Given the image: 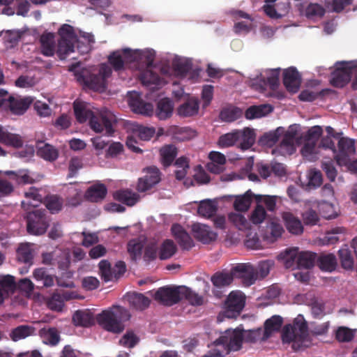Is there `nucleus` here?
<instances>
[{
	"label": "nucleus",
	"mask_w": 357,
	"mask_h": 357,
	"mask_svg": "<svg viewBox=\"0 0 357 357\" xmlns=\"http://www.w3.org/2000/svg\"><path fill=\"white\" fill-rule=\"evenodd\" d=\"M243 342V329H227L213 342L211 346L214 348L211 349L204 357H224L231 351H239L242 348Z\"/></svg>",
	"instance_id": "f257e3e1"
},
{
	"label": "nucleus",
	"mask_w": 357,
	"mask_h": 357,
	"mask_svg": "<svg viewBox=\"0 0 357 357\" xmlns=\"http://www.w3.org/2000/svg\"><path fill=\"white\" fill-rule=\"evenodd\" d=\"M283 343L292 342V348L297 351L307 347L310 344L308 326L302 315L296 317L292 324L284 326L281 333Z\"/></svg>",
	"instance_id": "f03ea898"
},
{
	"label": "nucleus",
	"mask_w": 357,
	"mask_h": 357,
	"mask_svg": "<svg viewBox=\"0 0 357 357\" xmlns=\"http://www.w3.org/2000/svg\"><path fill=\"white\" fill-rule=\"evenodd\" d=\"M130 318L129 311L123 307L113 305L96 316L98 324L105 330L120 333L124 330L123 322Z\"/></svg>",
	"instance_id": "7ed1b4c3"
},
{
	"label": "nucleus",
	"mask_w": 357,
	"mask_h": 357,
	"mask_svg": "<svg viewBox=\"0 0 357 357\" xmlns=\"http://www.w3.org/2000/svg\"><path fill=\"white\" fill-rule=\"evenodd\" d=\"M255 137L256 135L254 129L245 128L243 130H234L221 135L219 137L218 144L221 148H227L232 146L239 142L240 148L242 150H248L255 144Z\"/></svg>",
	"instance_id": "20e7f679"
},
{
	"label": "nucleus",
	"mask_w": 357,
	"mask_h": 357,
	"mask_svg": "<svg viewBox=\"0 0 357 357\" xmlns=\"http://www.w3.org/2000/svg\"><path fill=\"white\" fill-rule=\"evenodd\" d=\"M117 122L118 119L113 112L104 109L95 113L90 121V127L94 132L109 137L114 133V126Z\"/></svg>",
	"instance_id": "39448f33"
},
{
	"label": "nucleus",
	"mask_w": 357,
	"mask_h": 357,
	"mask_svg": "<svg viewBox=\"0 0 357 357\" xmlns=\"http://www.w3.org/2000/svg\"><path fill=\"white\" fill-rule=\"evenodd\" d=\"M140 59L146 65V69L142 70L139 76L142 84L151 89L158 88L162 84V79L153 70L155 54L150 51L144 52L140 54Z\"/></svg>",
	"instance_id": "423d86ee"
},
{
	"label": "nucleus",
	"mask_w": 357,
	"mask_h": 357,
	"mask_svg": "<svg viewBox=\"0 0 357 357\" xmlns=\"http://www.w3.org/2000/svg\"><path fill=\"white\" fill-rule=\"evenodd\" d=\"M58 33L60 39L58 42L56 54L61 60L66 59V56L75 51L76 34L73 27L69 24H63L59 29Z\"/></svg>",
	"instance_id": "0eeeda50"
},
{
	"label": "nucleus",
	"mask_w": 357,
	"mask_h": 357,
	"mask_svg": "<svg viewBox=\"0 0 357 357\" xmlns=\"http://www.w3.org/2000/svg\"><path fill=\"white\" fill-rule=\"evenodd\" d=\"M357 68L356 61H337L335 70L331 73V84L337 88H342L351 78L354 70Z\"/></svg>",
	"instance_id": "6e6552de"
},
{
	"label": "nucleus",
	"mask_w": 357,
	"mask_h": 357,
	"mask_svg": "<svg viewBox=\"0 0 357 357\" xmlns=\"http://www.w3.org/2000/svg\"><path fill=\"white\" fill-rule=\"evenodd\" d=\"M49 222L45 210L36 209L29 212L26 216L27 231L33 235H42L46 232Z\"/></svg>",
	"instance_id": "1a4fd4ad"
},
{
	"label": "nucleus",
	"mask_w": 357,
	"mask_h": 357,
	"mask_svg": "<svg viewBox=\"0 0 357 357\" xmlns=\"http://www.w3.org/2000/svg\"><path fill=\"white\" fill-rule=\"evenodd\" d=\"M284 257L286 258L285 266L287 268L291 267L296 261L298 268L309 269L314 266L317 261L316 253L307 251L298 253L297 249L287 250Z\"/></svg>",
	"instance_id": "9d476101"
},
{
	"label": "nucleus",
	"mask_w": 357,
	"mask_h": 357,
	"mask_svg": "<svg viewBox=\"0 0 357 357\" xmlns=\"http://www.w3.org/2000/svg\"><path fill=\"white\" fill-rule=\"evenodd\" d=\"M182 286H165L159 288L154 295L155 301L166 306H172L181 301Z\"/></svg>",
	"instance_id": "9b49d317"
},
{
	"label": "nucleus",
	"mask_w": 357,
	"mask_h": 357,
	"mask_svg": "<svg viewBox=\"0 0 357 357\" xmlns=\"http://www.w3.org/2000/svg\"><path fill=\"white\" fill-rule=\"evenodd\" d=\"M7 94L8 92L1 89V107H8L14 114H23L33 101V98L30 96L24 98L9 96L8 99L6 100Z\"/></svg>",
	"instance_id": "f8f14e48"
},
{
	"label": "nucleus",
	"mask_w": 357,
	"mask_h": 357,
	"mask_svg": "<svg viewBox=\"0 0 357 357\" xmlns=\"http://www.w3.org/2000/svg\"><path fill=\"white\" fill-rule=\"evenodd\" d=\"M245 303V295L239 291H231L225 301L224 315L229 319L236 318L243 309Z\"/></svg>",
	"instance_id": "ddd939ff"
},
{
	"label": "nucleus",
	"mask_w": 357,
	"mask_h": 357,
	"mask_svg": "<svg viewBox=\"0 0 357 357\" xmlns=\"http://www.w3.org/2000/svg\"><path fill=\"white\" fill-rule=\"evenodd\" d=\"M138 54L130 49H124L122 54L120 51H114L108 56V61L115 71L124 68L125 62H132L137 60Z\"/></svg>",
	"instance_id": "4468645a"
},
{
	"label": "nucleus",
	"mask_w": 357,
	"mask_h": 357,
	"mask_svg": "<svg viewBox=\"0 0 357 357\" xmlns=\"http://www.w3.org/2000/svg\"><path fill=\"white\" fill-rule=\"evenodd\" d=\"M233 273L235 277L242 279L243 284L246 287L251 286L257 280V269L250 263L236 264L233 267Z\"/></svg>",
	"instance_id": "2eb2a0df"
},
{
	"label": "nucleus",
	"mask_w": 357,
	"mask_h": 357,
	"mask_svg": "<svg viewBox=\"0 0 357 357\" xmlns=\"http://www.w3.org/2000/svg\"><path fill=\"white\" fill-rule=\"evenodd\" d=\"M76 75L79 82L95 91L102 92L107 88V82L103 80L102 77L98 74H91L87 70H82Z\"/></svg>",
	"instance_id": "dca6fc26"
},
{
	"label": "nucleus",
	"mask_w": 357,
	"mask_h": 357,
	"mask_svg": "<svg viewBox=\"0 0 357 357\" xmlns=\"http://www.w3.org/2000/svg\"><path fill=\"white\" fill-rule=\"evenodd\" d=\"M338 151L334 154V158L337 164H345L347 158L355 153V141L354 139L342 137L338 139L337 143Z\"/></svg>",
	"instance_id": "f3484780"
},
{
	"label": "nucleus",
	"mask_w": 357,
	"mask_h": 357,
	"mask_svg": "<svg viewBox=\"0 0 357 357\" xmlns=\"http://www.w3.org/2000/svg\"><path fill=\"white\" fill-rule=\"evenodd\" d=\"M128 105L131 109L137 114L151 116L153 112V105L145 102L137 92H132L128 99Z\"/></svg>",
	"instance_id": "a211bd4d"
},
{
	"label": "nucleus",
	"mask_w": 357,
	"mask_h": 357,
	"mask_svg": "<svg viewBox=\"0 0 357 357\" xmlns=\"http://www.w3.org/2000/svg\"><path fill=\"white\" fill-rule=\"evenodd\" d=\"M160 181V171L156 167L148 168L146 175L139 178L137 190L140 192L150 190Z\"/></svg>",
	"instance_id": "6ab92c4d"
},
{
	"label": "nucleus",
	"mask_w": 357,
	"mask_h": 357,
	"mask_svg": "<svg viewBox=\"0 0 357 357\" xmlns=\"http://www.w3.org/2000/svg\"><path fill=\"white\" fill-rule=\"evenodd\" d=\"M280 149L284 153L292 154L296 151L295 144L298 138V130L296 127L291 126L287 131H284Z\"/></svg>",
	"instance_id": "aec40b11"
},
{
	"label": "nucleus",
	"mask_w": 357,
	"mask_h": 357,
	"mask_svg": "<svg viewBox=\"0 0 357 357\" xmlns=\"http://www.w3.org/2000/svg\"><path fill=\"white\" fill-rule=\"evenodd\" d=\"M283 84L288 91L291 93L298 91L301 85V76L296 68L290 67L284 70Z\"/></svg>",
	"instance_id": "412c9836"
},
{
	"label": "nucleus",
	"mask_w": 357,
	"mask_h": 357,
	"mask_svg": "<svg viewBox=\"0 0 357 357\" xmlns=\"http://www.w3.org/2000/svg\"><path fill=\"white\" fill-rule=\"evenodd\" d=\"M199 109V100L197 98L189 97L177 108V114L181 117H191L197 115Z\"/></svg>",
	"instance_id": "4be33fe9"
},
{
	"label": "nucleus",
	"mask_w": 357,
	"mask_h": 357,
	"mask_svg": "<svg viewBox=\"0 0 357 357\" xmlns=\"http://www.w3.org/2000/svg\"><path fill=\"white\" fill-rule=\"evenodd\" d=\"M229 199H234V208L238 212L247 211L251 205L252 199H255V195L248 190L243 195L228 196Z\"/></svg>",
	"instance_id": "5701e85b"
},
{
	"label": "nucleus",
	"mask_w": 357,
	"mask_h": 357,
	"mask_svg": "<svg viewBox=\"0 0 357 357\" xmlns=\"http://www.w3.org/2000/svg\"><path fill=\"white\" fill-rule=\"evenodd\" d=\"M195 237L203 243H210L217 238V234L204 224H195L192 227Z\"/></svg>",
	"instance_id": "b1692460"
},
{
	"label": "nucleus",
	"mask_w": 357,
	"mask_h": 357,
	"mask_svg": "<svg viewBox=\"0 0 357 357\" xmlns=\"http://www.w3.org/2000/svg\"><path fill=\"white\" fill-rule=\"evenodd\" d=\"M172 232L182 249L190 250L193 245V241L182 226L174 224L172 227Z\"/></svg>",
	"instance_id": "393cba45"
},
{
	"label": "nucleus",
	"mask_w": 357,
	"mask_h": 357,
	"mask_svg": "<svg viewBox=\"0 0 357 357\" xmlns=\"http://www.w3.org/2000/svg\"><path fill=\"white\" fill-rule=\"evenodd\" d=\"M73 323L76 326L89 327L94 324V317L89 310H78L73 315Z\"/></svg>",
	"instance_id": "a878e982"
},
{
	"label": "nucleus",
	"mask_w": 357,
	"mask_h": 357,
	"mask_svg": "<svg viewBox=\"0 0 357 357\" xmlns=\"http://www.w3.org/2000/svg\"><path fill=\"white\" fill-rule=\"evenodd\" d=\"M234 273H233V268L229 271H218L215 273L211 281L214 287L217 288H223L231 284L234 280Z\"/></svg>",
	"instance_id": "bb28decb"
},
{
	"label": "nucleus",
	"mask_w": 357,
	"mask_h": 357,
	"mask_svg": "<svg viewBox=\"0 0 357 357\" xmlns=\"http://www.w3.org/2000/svg\"><path fill=\"white\" fill-rule=\"evenodd\" d=\"M317 264L324 271L332 272L337 266V259L332 253H321L317 256Z\"/></svg>",
	"instance_id": "cd10ccee"
},
{
	"label": "nucleus",
	"mask_w": 357,
	"mask_h": 357,
	"mask_svg": "<svg viewBox=\"0 0 357 357\" xmlns=\"http://www.w3.org/2000/svg\"><path fill=\"white\" fill-rule=\"evenodd\" d=\"M129 305L137 310H144L150 305V299L142 294L130 293L126 296Z\"/></svg>",
	"instance_id": "c85d7f7f"
},
{
	"label": "nucleus",
	"mask_w": 357,
	"mask_h": 357,
	"mask_svg": "<svg viewBox=\"0 0 357 357\" xmlns=\"http://www.w3.org/2000/svg\"><path fill=\"white\" fill-rule=\"evenodd\" d=\"M282 219L287 230L293 234H301L303 233V227L301 220L289 212L282 213Z\"/></svg>",
	"instance_id": "c756f323"
},
{
	"label": "nucleus",
	"mask_w": 357,
	"mask_h": 357,
	"mask_svg": "<svg viewBox=\"0 0 357 357\" xmlns=\"http://www.w3.org/2000/svg\"><path fill=\"white\" fill-rule=\"evenodd\" d=\"M113 197L115 200L128 206H134L139 198L138 194L128 189L117 190L114 193Z\"/></svg>",
	"instance_id": "7c9ffc66"
},
{
	"label": "nucleus",
	"mask_w": 357,
	"mask_h": 357,
	"mask_svg": "<svg viewBox=\"0 0 357 357\" xmlns=\"http://www.w3.org/2000/svg\"><path fill=\"white\" fill-rule=\"evenodd\" d=\"M173 108V102L169 98H162L157 103L155 115L160 120H165L172 116Z\"/></svg>",
	"instance_id": "2f4dec72"
},
{
	"label": "nucleus",
	"mask_w": 357,
	"mask_h": 357,
	"mask_svg": "<svg viewBox=\"0 0 357 357\" xmlns=\"http://www.w3.org/2000/svg\"><path fill=\"white\" fill-rule=\"evenodd\" d=\"M283 319L279 315H273L264 322V338L268 339L273 333L280 330Z\"/></svg>",
	"instance_id": "473e14b6"
},
{
	"label": "nucleus",
	"mask_w": 357,
	"mask_h": 357,
	"mask_svg": "<svg viewBox=\"0 0 357 357\" xmlns=\"http://www.w3.org/2000/svg\"><path fill=\"white\" fill-rule=\"evenodd\" d=\"M41 53L46 56H52L55 52L54 34L53 33H43L40 38Z\"/></svg>",
	"instance_id": "72a5a7b5"
},
{
	"label": "nucleus",
	"mask_w": 357,
	"mask_h": 357,
	"mask_svg": "<svg viewBox=\"0 0 357 357\" xmlns=\"http://www.w3.org/2000/svg\"><path fill=\"white\" fill-rule=\"evenodd\" d=\"M39 335L42 338L43 342L50 346H56L59 344L61 337L57 328H43L39 331Z\"/></svg>",
	"instance_id": "f704fd0d"
},
{
	"label": "nucleus",
	"mask_w": 357,
	"mask_h": 357,
	"mask_svg": "<svg viewBox=\"0 0 357 357\" xmlns=\"http://www.w3.org/2000/svg\"><path fill=\"white\" fill-rule=\"evenodd\" d=\"M24 196L27 200L22 202V206L25 210H28L29 206L37 207L42 202V196L35 187H31L24 192Z\"/></svg>",
	"instance_id": "c9c22d12"
},
{
	"label": "nucleus",
	"mask_w": 357,
	"mask_h": 357,
	"mask_svg": "<svg viewBox=\"0 0 357 357\" xmlns=\"http://www.w3.org/2000/svg\"><path fill=\"white\" fill-rule=\"evenodd\" d=\"M73 109L77 121L81 123H85L87 120L90 121L95 114L93 112L88 109L82 102H74Z\"/></svg>",
	"instance_id": "e433bc0d"
},
{
	"label": "nucleus",
	"mask_w": 357,
	"mask_h": 357,
	"mask_svg": "<svg viewBox=\"0 0 357 357\" xmlns=\"http://www.w3.org/2000/svg\"><path fill=\"white\" fill-rule=\"evenodd\" d=\"M107 192L104 184H97L91 186L86 192V197L91 202H98L102 200Z\"/></svg>",
	"instance_id": "4c0bfd02"
},
{
	"label": "nucleus",
	"mask_w": 357,
	"mask_h": 357,
	"mask_svg": "<svg viewBox=\"0 0 357 357\" xmlns=\"http://www.w3.org/2000/svg\"><path fill=\"white\" fill-rule=\"evenodd\" d=\"M17 259L20 262L31 265L33 259V250L27 243H21L17 250Z\"/></svg>",
	"instance_id": "58836bf2"
},
{
	"label": "nucleus",
	"mask_w": 357,
	"mask_h": 357,
	"mask_svg": "<svg viewBox=\"0 0 357 357\" xmlns=\"http://www.w3.org/2000/svg\"><path fill=\"white\" fill-rule=\"evenodd\" d=\"M143 243L138 238H133L127 244V251L132 261H137L142 258L144 250Z\"/></svg>",
	"instance_id": "ea45409f"
},
{
	"label": "nucleus",
	"mask_w": 357,
	"mask_h": 357,
	"mask_svg": "<svg viewBox=\"0 0 357 357\" xmlns=\"http://www.w3.org/2000/svg\"><path fill=\"white\" fill-rule=\"evenodd\" d=\"M17 289L15 278L10 275H1V303L4 298L12 294Z\"/></svg>",
	"instance_id": "a19ab883"
},
{
	"label": "nucleus",
	"mask_w": 357,
	"mask_h": 357,
	"mask_svg": "<svg viewBox=\"0 0 357 357\" xmlns=\"http://www.w3.org/2000/svg\"><path fill=\"white\" fill-rule=\"evenodd\" d=\"M273 110L271 105H261L259 106H251L248 107L245 113V116L248 119H254L264 116Z\"/></svg>",
	"instance_id": "79ce46f5"
},
{
	"label": "nucleus",
	"mask_w": 357,
	"mask_h": 357,
	"mask_svg": "<svg viewBox=\"0 0 357 357\" xmlns=\"http://www.w3.org/2000/svg\"><path fill=\"white\" fill-rule=\"evenodd\" d=\"M183 299L186 300L190 305L195 306L202 305L204 303V298L202 296L185 286H182L181 288V301Z\"/></svg>",
	"instance_id": "37998d69"
},
{
	"label": "nucleus",
	"mask_w": 357,
	"mask_h": 357,
	"mask_svg": "<svg viewBox=\"0 0 357 357\" xmlns=\"http://www.w3.org/2000/svg\"><path fill=\"white\" fill-rule=\"evenodd\" d=\"M283 132L284 128L279 127L273 131L264 133L259 139L260 144L269 147L273 146L279 140Z\"/></svg>",
	"instance_id": "c03bdc74"
},
{
	"label": "nucleus",
	"mask_w": 357,
	"mask_h": 357,
	"mask_svg": "<svg viewBox=\"0 0 357 357\" xmlns=\"http://www.w3.org/2000/svg\"><path fill=\"white\" fill-rule=\"evenodd\" d=\"M160 154L162 165L169 167L177 155V149L174 145H167L160 150Z\"/></svg>",
	"instance_id": "a18cd8bd"
},
{
	"label": "nucleus",
	"mask_w": 357,
	"mask_h": 357,
	"mask_svg": "<svg viewBox=\"0 0 357 357\" xmlns=\"http://www.w3.org/2000/svg\"><path fill=\"white\" fill-rule=\"evenodd\" d=\"M218 208L215 204L209 199H206L200 202L197 213L202 217L210 218L215 214Z\"/></svg>",
	"instance_id": "49530a36"
},
{
	"label": "nucleus",
	"mask_w": 357,
	"mask_h": 357,
	"mask_svg": "<svg viewBox=\"0 0 357 357\" xmlns=\"http://www.w3.org/2000/svg\"><path fill=\"white\" fill-rule=\"evenodd\" d=\"M283 232L284 229L280 224L271 222L267 225L266 234L264 236V238L271 242H274L282 236Z\"/></svg>",
	"instance_id": "de8ad7c7"
},
{
	"label": "nucleus",
	"mask_w": 357,
	"mask_h": 357,
	"mask_svg": "<svg viewBox=\"0 0 357 357\" xmlns=\"http://www.w3.org/2000/svg\"><path fill=\"white\" fill-rule=\"evenodd\" d=\"M33 277L37 282H41L42 286L45 287H52L54 284V278L47 273L44 268H36L33 271Z\"/></svg>",
	"instance_id": "09e8293b"
},
{
	"label": "nucleus",
	"mask_w": 357,
	"mask_h": 357,
	"mask_svg": "<svg viewBox=\"0 0 357 357\" xmlns=\"http://www.w3.org/2000/svg\"><path fill=\"white\" fill-rule=\"evenodd\" d=\"M1 143L19 148L22 146L23 141L20 135L4 131L1 127Z\"/></svg>",
	"instance_id": "8fccbe9b"
},
{
	"label": "nucleus",
	"mask_w": 357,
	"mask_h": 357,
	"mask_svg": "<svg viewBox=\"0 0 357 357\" xmlns=\"http://www.w3.org/2000/svg\"><path fill=\"white\" fill-rule=\"evenodd\" d=\"M70 264V260L69 255L63 252L56 257L54 266H57L60 271L64 272V275L67 278H72L73 273L68 271Z\"/></svg>",
	"instance_id": "3c124183"
},
{
	"label": "nucleus",
	"mask_w": 357,
	"mask_h": 357,
	"mask_svg": "<svg viewBox=\"0 0 357 357\" xmlns=\"http://www.w3.org/2000/svg\"><path fill=\"white\" fill-rule=\"evenodd\" d=\"M38 155L48 161H54L59 156L58 150L49 144H45L40 146L37 152Z\"/></svg>",
	"instance_id": "603ef678"
},
{
	"label": "nucleus",
	"mask_w": 357,
	"mask_h": 357,
	"mask_svg": "<svg viewBox=\"0 0 357 357\" xmlns=\"http://www.w3.org/2000/svg\"><path fill=\"white\" fill-rule=\"evenodd\" d=\"M34 332V328L27 325H21L14 328L10 334V338L13 341H18L19 340L26 338L31 335Z\"/></svg>",
	"instance_id": "864d4df0"
},
{
	"label": "nucleus",
	"mask_w": 357,
	"mask_h": 357,
	"mask_svg": "<svg viewBox=\"0 0 357 357\" xmlns=\"http://www.w3.org/2000/svg\"><path fill=\"white\" fill-rule=\"evenodd\" d=\"M176 251V247L173 241L167 239L160 246L159 257L161 260H165L172 257Z\"/></svg>",
	"instance_id": "5fc2aeb1"
},
{
	"label": "nucleus",
	"mask_w": 357,
	"mask_h": 357,
	"mask_svg": "<svg viewBox=\"0 0 357 357\" xmlns=\"http://www.w3.org/2000/svg\"><path fill=\"white\" fill-rule=\"evenodd\" d=\"M268 339L264 338V331L261 328L249 331L243 330V341L254 343L257 341H266Z\"/></svg>",
	"instance_id": "6e6d98bb"
},
{
	"label": "nucleus",
	"mask_w": 357,
	"mask_h": 357,
	"mask_svg": "<svg viewBox=\"0 0 357 357\" xmlns=\"http://www.w3.org/2000/svg\"><path fill=\"white\" fill-rule=\"evenodd\" d=\"M338 255L342 266L344 269H351L354 267V260L351 251L345 246L338 251Z\"/></svg>",
	"instance_id": "4d7b16f0"
},
{
	"label": "nucleus",
	"mask_w": 357,
	"mask_h": 357,
	"mask_svg": "<svg viewBox=\"0 0 357 357\" xmlns=\"http://www.w3.org/2000/svg\"><path fill=\"white\" fill-rule=\"evenodd\" d=\"M47 307L54 311H61L64 305L63 298L59 293H54L47 300Z\"/></svg>",
	"instance_id": "13d9d810"
},
{
	"label": "nucleus",
	"mask_w": 357,
	"mask_h": 357,
	"mask_svg": "<svg viewBox=\"0 0 357 357\" xmlns=\"http://www.w3.org/2000/svg\"><path fill=\"white\" fill-rule=\"evenodd\" d=\"M228 218L229 220L239 230H245L249 228L250 224L243 215L231 213L229 215Z\"/></svg>",
	"instance_id": "bf43d9fd"
},
{
	"label": "nucleus",
	"mask_w": 357,
	"mask_h": 357,
	"mask_svg": "<svg viewBox=\"0 0 357 357\" xmlns=\"http://www.w3.org/2000/svg\"><path fill=\"white\" fill-rule=\"evenodd\" d=\"M99 273L101 278L105 282H109L113 280L112 268L107 260H102L99 262Z\"/></svg>",
	"instance_id": "052dcab7"
},
{
	"label": "nucleus",
	"mask_w": 357,
	"mask_h": 357,
	"mask_svg": "<svg viewBox=\"0 0 357 357\" xmlns=\"http://www.w3.org/2000/svg\"><path fill=\"white\" fill-rule=\"evenodd\" d=\"M319 208L322 217L325 219H333L337 216V213L335 210L334 206L331 203L322 202L319 205Z\"/></svg>",
	"instance_id": "680f3d73"
},
{
	"label": "nucleus",
	"mask_w": 357,
	"mask_h": 357,
	"mask_svg": "<svg viewBox=\"0 0 357 357\" xmlns=\"http://www.w3.org/2000/svg\"><path fill=\"white\" fill-rule=\"evenodd\" d=\"M158 249L155 243H151L144 247L143 259L149 264L158 257Z\"/></svg>",
	"instance_id": "e2e57ef3"
},
{
	"label": "nucleus",
	"mask_w": 357,
	"mask_h": 357,
	"mask_svg": "<svg viewBox=\"0 0 357 357\" xmlns=\"http://www.w3.org/2000/svg\"><path fill=\"white\" fill-rule=\"evenodd\" d=\"M276 199V196L255 195V201L257 204H260L261 202L264 203L267 210L270 211H275Z\"/></svg>",
	"instance_id": "0e129e2a"
},
{
	"label": "nucleus",
	"mask_w": 357,
	"mask_h": 357,
	"mask_svg": "<svg viewBox=\"0 0 357 357\" xmlns=\"http://www.w3.org/2000/svg\"><path fill=\"white\" fill-rule=\"evenodd\" d=\"M266 217V211L264 206L261 204H257L250 215V221L255 224L258 225L261 223Z\"/></svg>",
	"instance_id": "69168bd1"
},
{
	"label": "nucleus",
	"mask_w": 357,
	"mask_h": 357,
	"mask_svg": "<svg viewBox=\"0 0 357 357\" xmlns=\"http://www.w3.org/2000/svg\"><path fill=\"white\" fill-rule=\"evenodd\" d=\"M324 8L318 3H310L305 10V15L308 18L321 17L325 14Z\"/></svg>",
	"instance_id": "338daca9"
},
{
	"label": "nucleus",
	"mask_w": 357,
	"mask_h": 357,
	"mask_svg": "<svg viewBox=\"0 0 357 357\" xmlns=\"http://www.w3.org/2000/svg\"><path fill=\"white\" fill-rule=\"evenodd\" d=\"M45 205L52 213H57L61 210L62 202L59 197L52 195L47 197L45 199Z\"/></svg>",
	"instance_id": "774afa93"
}]
</instances>
